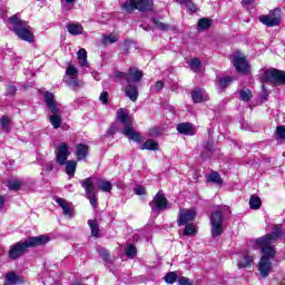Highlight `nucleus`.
<instances>
[{
	"label": "nucleus",
	"instance_id": "f03ea898",
	"mask_svg": "<svg viewBox=\"0 0 285 285\" xmlns=\"http://www.w3.org/2000/svg\"><path fill=\"white\" fill-rule=\"evenodd\" d=\"M50 242V237L47 235H40L36 237H29L26 240H20L12 245L9 249V259H19L28 248H35L37 246H43Z\"/></svg>",
	"mask_w": 285,
	"mask_h": 285
},
{
	"label": "nucleus",
	"instance_id": "393cba45",
	"mask_svg": "<svg viewBox=\"0 0 285 285\" xmlns=\"http://www.w3.org/2000/svg\"><path fill=\"white\" fill-rule=\"evenodd\" d=\"M117 41H119V33L117 32H111L102 37L104 46H110V43H117Z\"/></svg>",
	"mask_w": 285,
	"mask_h": 285
},
{
	"label": "nucleus",
	"instance_id": "f257e3e1",
	"mask_svg": "<svg viewBox=\"0 0 285 285\" xmlns=\"http://www.w3.org/2000/svg\"><path fill=\"white\" fill-rule=\"evenodd\" d=\"M282 237V226L276 225L273 227L272 233L250 240V244L255 250H262L263 256L258 263V272L263 277H267L271 275V271H273V263L272 259L275 258L276 250L275 242Z\"/></svg>",
	"mask_w": 285,
	"mask_h": 285
},
{
	"label": "nucleus",
	"instance_id": "4c0bfd02",
	"mask_svg": "<svg viewBox=\"0 0 285 285\" xmlns=\"http://www.w3.org/2000/svg\"><path fill=\"white\" fill-rule=\"evenodd\" d=\"M213 26V21L208 18H202L198 20V28L200 30H208Z\"/></svg>",
	"mask_w": 285,
	"mask_h": 285
},
{
	"label": "nucleus",
	"instance_id": "6e6d98bb",
	"mask_svg": "<svg viewBox=\"0 0 285 285\" xmlns=\"http://www.w3.org/2000/svg\"><path fill=\"white\" fill-rule=\"evenodd\" d=\"M107 134L112 137L115 135V126H111Z\"/></svg>",
	"mask_w": 285,
	"mask_h": 285
},
{
	"label": "nucleus",
	"instance_id": "c03bdc74",
	"mask_svg": "<svg viewBox=\"0 0 285 285\" xmlns=\"http://www.w3.org/2000/svg\"><path fill=\"white\" fill-rule=\"evenodd\" d=\"M165 282L167 284H175L177 282V273L175 272L167 273V275L165 276Z\"/></svg>",
	"mask_w": 285,
	"mask_h": 285
},
{
	"label": "nucleus",
	"instance_id": "ea45409f",
	"mask_svg": "<svg viewBox=\"0 0 285 285\" xmlns=\"http://www.w3.org/2000/svg\"><path fill=\"white\" fill-rule=\"evenodd\" d=\"M275 138L277 141H285V126L276 127Z\"/></svg>",
	"mask_w": 285,
	"mask_h": 285
},
{
	"label": "nucleus",
	"instance_id": "0eeeda50",
	"mask_svg": "<svg viewBox=\"0 0 285 285\" xmlns=\"http://www.w3.org/2000/svg\"><path fill=\"white\" fill-rule=\"evenodd\" d=\"M121 8L126 10V12H135V10H139V12H150V10H153V2H150V0H126L121 2Z\"/></svg>",
	"mask_w": 285,
	"mask_h": 285
},
{
	"label": "nucleus",
	"instance_id": "3c124183",
	"mask_svg": "<svg viewBox=\"0 0 285 285\" xmlns=\"http://www.w3.org/2000/svg\"><path fill=\"white\" fill-rule=\"evenodd\" d=\"M178 285H193V283L190 282V279H188L187 277L181 276L178 279Z\"/></svg>",
	"mask_w": 285,
	"mask_h": 285
},
{
	"label": "nucleus",
	"instance_id": "7c9ffc66",
	"mask_svg": "<svg viewBox=\"0 0 285 285\" xmlns=\"http://www.w3.org/2000/svg\"><path fill=\"white\" fill-rule=\"evenodd\" d=\"M249 207L252 208V210H259V208H262V198L256 195L250 196Z\"/></svg>",
	"mask_w": 285,
	"mask_h": 285
},
{
	"label": "nucleus",
	"instance_id": "b1692460",
	"mask_svg": "<svg viewBox=\"0 0 285 285\" xmlns=\"http://www.w3.org/2000/svg\"><path fill=\"white\" fill-rule=\"evenodd\" d=\"M177 131L180 132V135H194L193 134V125L190 122L178 124Z\"/></svg>",
	"mask_w": 285,
	"mask_h": 285
},
{
	"label": "nucleus",
	"instance_id": "2f4dec72",
	"mask_svg": "<svg viewBox=\"0 0 285 285\" xmlns=\"http://www.w3.org/2000/svg\"><path fill=\"white\" fill-rule=\"evenodd\" d=\"M189 68L193 70V72H202V61L199 58H193L189 61Z\"/></svg>",
	"mask_w": 285,
	"mask_h": 285
},
{
	"label": "nucleus",
	"instance_id": "f3484780",
	"mask_svg": "<svg viewBox=\"0 0 285 285\" xmlns=\"http://www.w3.org/2000/svg\"><path fill=\"white\" fill-rule=\"evenodd\" d=\"M191 99L194 104H202L208 101V94L204 89H194L191 91Z\"/></svg>",
	"mask_w": 285,
	"mask_h": 285
},
{
	"label": "nucleus",
	"instance_id": "1a4fd4ad",
	"mask_svg": "<svg viewBox=\"0 0 285 285\" xmlns=\"http://www.w3.org/2000/svg\"><path fill=\"white\" fill-rule=\"evenodd\" d=\"M114 77L120 79V81H127V83H139L144 79V71L137 67H130L128 72L115 71Z\"/></svg>",
	"mask_w": 285,
	"mask_h": 285
},
{
	"label": "nucleus",
	"instance_id": "9d476101",
	"mask_svg": "<svg viewBox=\"0 0 285 285\" xmlns=\"http://www.w3.org/2000/svg\"><path fill=\"white\" fill-rule=\"evenodd\" d=\"M80 186L85 189L87 199H89L91 206L96 208L97 206V189L95 188V177H89L80 180Z\"/></svg>",
	"mask_w": 285,
	"mask_h": 285
},
{
	"label": "nucleus",
	"instance_id": "473e14b6",
	"mask_svg": "<svg viewBox=\"0 0 285 285\" xmlns=\"http://www.w3.org/2000/svg\"><path fill=\"white\" fill-rule=\"evenodd\" d=\"M185 230L183 232V235H186L188 237H195L197 235V227H195V224H186Z\"/></svg>",
	"mask_w": 285,
	"mask_h": 285
},
{
	"label": "nucleus",
	"instance_id": "e433bc0d",
	"mask_svg": "<svg viewBox=\"0 0 285 285\" xmlns=\"http://www.w3.org/2000/svg\"><path fill=\"white\" fill-rule=\"evenodd\" d=\"M23 186V180L21 179H12L8 183L9 190H19Z\"/></svg>",
	"mask_w": 285,
	"mask_h": 285
},
{
	"label": "nucleus",
	"instance_id": "4be33fe9",
	"mask_svg": "<svg viewBox=\"0 0 285 285\" xmlns=\"http://www.w3.org/2000/svg\"><path fill=\"white\" fill-rule=\"evenodd\" d=\"M77 57L79 66H81V68H90V65H88V52L86 51V49H80L77 52Z\"/></svg>",
	"mask_w": 285,
	"mask_h": 285
},
{
	"label": "nucleus",
	"instance_id": "72a5a7b5",
	"mask_svg": "<svg viewBox=\"0 0 285 285\" xmlns=\"http://www.w3.org/2000/svg\"><path fill=\"white\" fill-rule=\"evenodd\" d=\"M233 82V78L230 76H226L224 78H219L218 79V88H220V90H224L225 88H228V86H230V83Z\"/></svg>",
	"mask_w": 285,
	"mask_h": 285
},
{
	"label": "nucleus",
	"instance_id": "c85d7f7f",
	"mask_svg": "<svg viewBox=\"0 0 285 285\" xmlns=\"http://www.w3.org/2000/svg\"><path fill=\"white\" fill-rule=\"evenodd\" d=\"M140 150H159V144L153 139H148L141 145Z\"/></svg>",
	"mask_w": 285,
	"mask_h": 285
},
{
	"label": "nucleus",
	"instance_id": "aec40b11",
	"mask_svg": "<svg viewBox=\"0 0 285 285\" xmlns=\"http://www.w3.org/2000/svg\"><path fill=\"white\" fill-rule=\"evenodd\" d=\"M67 31L72 37H79V35H83V26H81L80 23H75V22L68 23Z\"/></svg>",
	"mask_w": 285,
	"mask_h": 285
},
{
	"label": "nucleus",
	"instance_id": "bb28decb",
	"mask_svg": "<svg viewBox=\"0 0 285 285\" xmlns=\"http://www.w3.org/2000/svg\"><path fill=\"white\" fill-rule=\"evenodd\" d=\"M252 263H253V256L246 253L240 256V259L238 261V267L248 268V266H250Z\"/></svg>",
	"mask_w": 285,
	"mask_h": 285
},
{
	"label": "nucleus",
	"instance_id": "4d7b16f0",
	"mask_svg": "<svg viewBox=\"0 0 285 285\" xmlns=\"http://www.w3.org/2000/svg\"><path fill=\"white\" fill-rule=\"evenodd\" d=\"M53 168H55V167H53L52 163H49V164H47V166H46V170H48L49 173L52 171Z\"/></svg>",
	"mask_w": 285,
	"mask_h": 285
},
{
	"label": "nucleus",
	"instance_id": "a19ab883",
	"mask_svg": "<svg viewBox=\"0 0 285 285\" xmlns=\"http://www.w3.org/2000/svg\"><path fill=\"white\" fill-rule=\"evenodd\" d=\"M239 97L242 101H248L249 99H253V91H250V89L244 88L243 90H240Z\"/></svg>",
	"mask_w": 285,
	"mask_h": 285
},
{
	"label": "nucleus",
	"instance_id": "7ed1b4c3",
	"mask_svg": "<svg viewBox=\"0 0 285 285\" xmlns=\"http://www.w3.org/2000/svg\"><path fill=\"white\" fill-rule=\"evenodd\" d=\"M117 118L122 124V135L129 139V141H136V144H139L141 141V135L137 131H135V128L132 127V117H130V114L126 109H118L117 111Z\"/></svg>",
	"mask_w": 285,
	"mask_h": 285
},
{
	"label": "nucleus",
	"instance_id": "9b49d317",
	"mask_svg": "<svg viewBox=\"0 0 285 285\" xmlns=\"http://www.w3.org/2000/svg\"><path fill=\"white\" fill-rule=\"evenodd\" d=\"M149 206L151 208V215H154V217H158L159 213L168 208V199L161 191H158L149 203Z\"/></svg>",
	"mask_w": 285,
	"mask_h": 285
},
{
	"label": "nucleus",
	"instance_id": "6e6552de",
	"mask_svg": "<svg viewBox=\"0 0 285 285\" xmlns=\"http://www.w3.org/2000/svg\"><path fill=\"white\" fill-rule=\"evenodd\" d=\"M263 83H275L276 86H285V71L277 69H267L261 75Z\"/></svg>",
	"mask_w": 285,
	"mask_h": 285
},
{
	"label": "nucleus",
	"instance_id": "f8f14e48",
	"mask_svg": "<svg viewBox=\"0 0 285 285\" xmlns=\"http://www.w3.org/2000/svg\"><path fill=\"white\" fill-rule=\"evenodd\" d=\"M232 63L240 75H248L250 72V65L246 60V56L242 52H235L233 55Z\"/></svg>",
	"mask_w": 285,
	"mask_h": 285
},
{
	"label": "nucleus",
	"instance_id": "f704fd0d",
	"mask_svg": "<svg viewBox=\"0 0 285 285\" xmlns=\"http://www.w3.org/2000/svg\"><path fill=\"white\" fill-rule=\"evenodd\" d=\"M125 254L130 259H135V257H137V247H135V245H132V244L127 245L125 247Z\"/></svg>",
	"mask_w": 285,
	"mask_h": 285
},
{
	"label": "nucleus",
	"instance_id": "8fccbe9b",
	"mask_svg": "<svg viewBox=\"0 0 285 285\" xmlns=\"http://www.w3.org/2000/svg\"><path fill=\"white\" fill-rule=\"evenodd\" d=\"M99 100L106 106V104H108V91H102L100 94Z\"/></svg>",
	"mask_w": 285,
	"mask_h": 285
},
{
	"label": "nucleus",
	"instance_id": "bf43d9fd",
	"mask_svg": "<svg viewBox=\"0 0 285 285\" xmlns=\"http://www.w3.org/2000/svg\"><path fill=\"white\" fill-rule=\"evenodd\" d=\"M186 0H176V2L177 3H179L180 6H184V2H185Z\"/></svg>",
	"mask_w": 285,
	"mask_h": 285
},
{
	"label": "nucleus",
	"instance_id": "ddd939ff",
	"mask_svg": "<svg viewBox=\"0 0 285 285\" xmlns=\"http://www.w3.org/2000/svg\"><path fill=\"white\" fill-rule=\"evenodd\" d=\"M258 21L267 28H274V26H279V21H282V10L274 9L269 12V14H264L258 18Z\"/></svg>",
	"mask_w": 285,
	"mask_h": 285
},
{
	"label": "nucleus",
	"instance_id": "2eb2a0df",
	"mask_svg": "<svg viewBox=\"0 0 285 285\" xmlns=\"http://www.w3.org/2000/svg\"><path fill=\"white\" fill-rule=\"evenodd\" d=\"M68 157H70V147L68 146V144L61 142L58 147L56 161L57 164H59V166H66Z\"/></svg>",
	"mask_w": 285,
	"mask_h": 285
},
{
	"label": "nucleus",
	"instance_id": "680f3d73",
	"mask_svg": "<svg viewBox=\"0 0 285 285\" xmlns=\"http://www.w3.org/2000/svg\"><path fill=\"white\" fill-rule=\"evenodd\" d=\"M68 188H72V185H68Z\"/></svg>",
	"mask_w": 285,
	"mask_h": 285
},
{
	"label": "nucleus",
	"instance_id": "39448f33",
	"mask_svg": "<svg viewBox=\"0 0 285 285\" xmlns=\"http://www.w3.org/2000/svg\"><path fill=\"white\" fill-rule=\"evenodd\" d=\"M9 22L13 26V32L22 41L32 43L35 41V33H32V28L28 24L27 21L19 19V17L13 16L9 18Z\"/></svg>",
	"mask_w": 285,
	"mask_h": 285
},
{
	"label": "nucleus",
	"instance_id": "6ab92c4d",
	"mask_svg": "<svg viewBox=\"0 0 285 285\" xmlns=\"http://www.w3.org/2000/svg\"><path fill=\"white\" fill-rule=\"evenodd\" d=\"M22 283L23 279L21 278V276L17 275V273L14 272H9L6 276L3 285H17Z\"/></svg>",
	"mask_w": 285,
	"mask_h": 285
},
{
	"label": "nucleus",
	"instance_id": "13d9d810",
	"mask_svg": "<svg viewBox=\"0 0 285 285\" xmlns=\"http://www.w3.org/2000/svg\"><path fill=\"white\" fill-rule=\"evenodd\" d=\"M3 204H6V199L3 196H0V208H3Z\"/></svg>",
	"mask_w": 285,
	"mask_h": 285
},
{
	"label": "nucleus",
	"instance_id": "a211bd4d",
	"mask_svg": "<svg viewBox=\"0 0 285 285\" xmlns=\"http://www.w3.org/2000/svg\"><path fill=\"white\" fill-rule=\"evenodd\" d=\"M56 204H58V206H60V208L62 209V215H66V217H72L73 209L70 206V203H68L63 198L57 197Z\"/></svg>",
	"mask_w": 285,
	"mask_h": 285
},
{
	"label": "nucleus",
	"instance_id": "dca6fc26",
	"mask_svg": "<svg viewBox=\"0 0 285 285\" xmlns=\"http://www.w3.org/2000/svg\"><path fill=\"white\" fill-rule=\"evenodd\" d=\"M125 95L130 99V101H137L139 99V89L137 86L128 82V85L125 87Z\"/></svg>",
	"mask_w": 285,
	"mask_h": 285
},
{
	"label": "nucleus",
	"instance_id": "864d4df0",
	"mask_svg": "<svg viewBox=\"0 0 285 285\" xmlns=\"http://www.w3.org/2000/svg\"><path fill=\"white\" fill-rule=\"evenodd\" d=\"M7 92H8V95H14L17 92V87L9 85L7 87Z\"/></svg>",
	"mask_w": 285,
	"mask_h": 285
},
{
	"label": "nucleus",
	"instance_id": "c756f323",
	"mask_svg": "<svg viewBox=\"0 0 285 285\" xmlns=\"http://www.w3.org/2000/svg\"><path fill=\"white\" fill-rule=\"evenodd\" d=\"M207 181L210 184H217V186H222L224 184V180H222V176L217 174V171H212L207 175Z\"/></svg>",
	"mask_w": 285,
	"mask_h": 285
},
{
	"label": "nucleus",
	"instance_id": "a18cd8bd",
	"mask_svg": "<svg viewBox=\"0 0 285 285\" xmlns=\"http://www.w3.org/2000/svg\"><path fill=\"white\" fill-rule=\"evenodd\" d=\"M77 72H79V70H77V67H75L72 63H69V66L66 70L67 77H75V75H77Z\"/></svg>",
	"mask_w": 285,
	"mask_h": 285
},
{
	"label": "nucleus",
	"instance_id": "58836bf2",
	"mask_svg": "<svg viewBox=\"0 0 285 285\" xmlns=\"http://www.w3.org/2000/svg\"><path fill=\"white\" fill-rule=\"evenodd\" d=\"M60 3L62 10L68 12V10H72V8H75V3H77V0H60Z\"/></svg>",
	"mask_w": 285,
	"mask_h": 285
},
{
	"label": "nucleus",
	"instance_id": "de8ad7c7",
	"mask_svg": "<svg viewBox=\"0 0 285 285\" xmlns=\"http://www.w3.org/2000/svg\"><path fill=\"white\" fill-rule=\"evenodd\" d=\"M164 90V82L157 81L154 86L150 87L151 92H161Z\"/></svg>",
	"mask_w": 285,
	"mask_h": 285
},
{
	"label": "nucleus",
	"instance_id": "5701e85b",
	"mask_svg": "<svg viewBox=\"0 0 285 285\" xmlns=\"http://www.w3.org/2000/svg\"><path fill=\"white\" fill-rule=\"evenodd\" d=\"M0 130L2 132H10L12 130V121L6 115L0 117Z\"/></svg>",
	"mask_w": 285,
	"mask_h": 285
},
{
	"label": "nucleus",
	"instance_id": "412c9836",
	"mask_svg": "<svg viewBox=\"0 0 285 285\" xmlns=\"http://www.w3.org/2000/svg\"><path fill=\"white\" fill-rule=\"evenodd\" d=\"M88 150H89L88 145L78 144L76 146V157L78 161H81L82 159H86V157H88Z\"/></svg>",
	"mask_w": 285,
	"mask_h": 285
},
{
	"label": "nucleus",
	"instance_id": "37998d69",
	"mask_svg": "<svg viewBox=\"0 0 285 285\" xmlns=\"http://www.w3.org/2000/svg\"><path fill=\"white\" fill-rule=\"evenodd\" d=\"M98 253L105 262H110V253H108V249H106V247H99Z\"/></svg>",
	"mask_w": 285,
	"mask_h": 285
},
{
	"label": "nucleus",
	"instance_id": "c9c22d12",
	"mask_svg": "<svg viewBox=\"0 0 285 285\" xmlns=\"http://www.w3.org/2000/svg\"><path fill=\"white\" fill-rule=\"evenodd\" d=\"M92 237H99V223L97 220H88Z\"/></svg>",
	"mask_w": 285,
	"mask_h": 285
},
{
	"label": "nucleus",
	"instance_id": "5fc2aeb1",
	"mask_svg": "<svg viewBox=\"0 0 285 285\" xmlns=\"http://www.w3.org/2000/svg\"><path fill=\"white\" fill-rule=\"evenodd\" d=\"M254 2L255 0H243L242 6L243 8H248L249 6H253Z\"/></svg>",
	"mask_w": 285,
	"mask_h": 285
},
{
	"label": "nucleus",
	"instance_id": "cd10ccee",
	"mask_svg": "<svg viewBox=\"0 0 285 285\" xmlns=\"http://www.w3.org/2000/svg\"><path fill=\"white\" fill-rule=\"evenodd\" d=\"M98 190H101V193H110L112 190V183L98 178Z\"/></svg>",
	"mask_w": 285,
	"mask_h": 285
},
{
	"label": "nucleus",
	"instance_id": "052dcab7",
	"mask_svg": "<svg viewBox=\"0 0 285 285\" xmlns=\"http://www.w3.org/2000/svg\"><path fill=\"white\" fill-rule=\"evenodd\" d=\"M96 81H99V78L95 77Z\"/></svg>",
	"mask_w": 285,
	"mask_h": 285
},
{
	"label": "nucleus",
	"instance_id": "4468645a",
	"mask_svg": "<svg viewBox=\"0 0 285 285\" xmlns=\"http://www.w3.org/2000/svg\"><path fill=\"white\" fill-rule=\"evenodd\" d=\"M197 216V212L195 209H180L178 215V226H186V224L194 222Z\"/></svg>",
	"mask_w": 285,
	"mask_h": 285
},
{
	"label": "nucleus",
	"instance_id": "423d86ee",
	"mask_svg": "<svg viewBox=\"0 0 285 285\" xmlns=\"http://www.w3.org/2000/svg\"><path fill=\"white\" fill-rule=\"evenodd\" d=\"M230 213L228 206L217 207V209L210 215L212 235L213 237H219L224 233V215Z\"/></svg>",
	"mask_w": 285,
	"mask_h": 285
},
{
	"label": "nucleus",
	"instance_id": "603ef678",
	"mask_svg": "<svg viewBox=\"0 0 285 285\" xmlns=\"http://www.w3.org/2000/svg\"><path fill=\"white\" fill-rule=\"evenodd\" d=\"M135 193H136V195H146V188L142 186H137L135 188Z\"/></svg>",
	"mask_w": 285,
	"mask_h": 285
},
{
	"label": "nucleus",
	"instance_id": "09e8293b",
	"mask_svg": "<svg viewBox=\"0 0 285 285\" xmlns=\"http://www.w3.org/2000/svg\"><path fill=\"white\" fill-rule=\"evenodd\" d=\"M67 85L71 86L72 88H77V86H79V81H77V79L69 77L67 80Z\"/></svg>",
	"mask_w": 285,
	"mask_h": 285
},
{
	"label": "nucleus",
	"instance_id": "a878e982",
	"mask_svg": "<svg viewBox=\"0 0 285 285\" xmlns=\"http://www.w3.org/2000/svg\"><path fill=\"white\" fill-rule=\"evenodd\" d=\"M66 173L70 179L75 177V173H77V161L76 160H68L66 164Z\"/></svg>",
	"mask_w": 285,
	"mask_h": 285
},
{
	"label": "nucleus",
	"instance_id": "49530a36",
	"mask_svg": "<svg viewBox=\"0 0 285 285\" xmlns=\"http://www.w3.org/2000/svg\"><path fill=\"white\" fill-rule=\"evenodd\" d=\"M183 6H186L187 10H189V12H197V4H195L193 1L190 0H186Z\"/></svg>",
	"mask_w": 285,
	"mask_h": 285
},
{
	"label": "nucleus",
	"instance_id": "20e7f679",
	"mask_svg": "<svg viewBox=\"0 0 285 285\" xmlns=\"http://www.w3.org/2000/svg\"><path fill=\"white\" fill-rule=\"evenodd\" d=\"M45 104L48 110L51 112L49 121L51 126L57 130L61 127V104L55 99V94L47 91L45 94Z\"/></svg>",
	"mask_w": 285,
	"mask_h": 285
},
{
	"label": "nucleus",
	"instance_id": "79ce46f5",
	"mask_svg": "<svg viewBox=\"0 0 285 285\" xmlns=\"http://www.w3.org/2000/svg\"><path fill=\"white\" fill-rule=\"evenodd\" d=\"M151 22L154 23V26L156 28H158V30H170V26L157 20V19H151Z\"/></svg>",
	"mask_w": 285,
	"mask_h": 285
}]
</instances>
